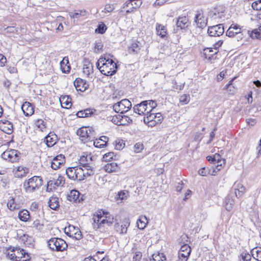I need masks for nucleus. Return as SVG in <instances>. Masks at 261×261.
Segmentation results:
<instances>
[{"label":"nucleus","mask_w":261,"mask_h":261,"mask_svg":"<svg viewBox=\"0 0 261 261\" xmlns=\"http://www.w3.org/2000/svg\"><path fill=\"white\" fill-rule=\"evenodd\" d=\"M82 173V168L80 166L68 167L66 170L67 177L72 180L81 181L80 178Z\"/></svg>","instance_id":"6e6552de"},{"label":"nucleus","mask_w":261,"mask_h":261,"mask_svg":"<svg viewBox=\"0 0 261 261\" xmlns=\"http://www.w3.org/2000/svg\"><path fill=\"white\" fill-rule=\"evenodd\" d=\"M234 204V200L230 197L228 196L225 200V207L227 211H230L232 208Z\"/></svg>","instance_id":"37998d69"},{"label":"nucleus","mask_w":261,"mask_h":261,"mask_svg":"<svg viewBox=\"0 0 261 261\" xmlns=\"http://www.w3.org/2000/svg\"><path fill=\"white\" fill-rule=\"evenodd\" d=\"M116 219H115V230L120 234H124L127 232V227L129 225L128 222H125L123 224L120 225L118 222H116Z\"/></svg>","instance_id":"aec40b11"},{"label":"nucleus","mask_w":261,"mask_h":261,"mask_svg":"<svg viewBox=\"0 0 261 261\" xmlns=\"http://www.w3.org/2000/svg\"><path fill=\"white\" fill-rule=\"evenodd\" d=\"M217 52L218 51L214 50L213 48H206L203 50V55L205 59L211 60Z\"/></svg>","instance_id":"c756f323"},{"label":"nucleus","mask_w":261,"mask_h":261,"mask_svg":"<svg viewBox=\"0 0 261 261\" xmlns=\"http://www.w3.org/2000/svg\"><path fill=\"white\" fill-rule=\"evenodd\" d=\"M232 188L237 198L240 197L245 190V188L241 184L237 182L234 183Z\"/></svg>","instance_id":"b1692460"},{"label":"nucleus","mask_w":261,"mask_h":261,"mask_svg":"<svg viewBox=\"0 0 261 261\" xmlns=\"http://www.w3.org/2000/svg\"><path fill=\"white\" fill-rule=\"evenodd\" d=\"M114 157H115L114 155V153L113 152H110L107 153H105L103 156V159L105 161H109L112 159H114Z\"/></svg>","instance_id":"680f3d73"},{"label":"nucleus","mask_w":261,"mask_h":261,"mask_svg":"<svg viewBox=\"0 0 261 261\" xmlns=\"http://www.w3.org/2000/svg\"><path fill=\"white\" fill-rule=\"evenodd\" d=\"M252 8L255 10H261V0H257L252 4Z\"/></svg>","instance_id":"bf43d9fd"},{"label":"nucleus","mask_w":261,"mask_h":261,"mask_svg":"<svg viewBox=\"0 0 261 261\" xmlns=\"http://www.w3.org/2000/svg\"><path fill=\"white\" fill-rule=\"evenodd\" d=\"M251 254H250L247 251H243L240 256V261H251Z\"/></svg>","instance_id":"8fccbe9b"},{"label":"nucleus","mask_w":261,"mask_h":261,"mask_svg":"<svg viewBox=\"0 0 261 261\" xmlns=\"http://www.w3.org/2000/svg\"><path fill=\"white\" fill-rule=\"evenodd\" d=\"M48 206L54 210H57L60 206L59 199L57 197H51L48 202Z\"/></svg>","instance_id":"c85d7f7f"},{"label":"nucleus","mask_w":261,"mask_h":261,"mask_svg":"<svg viewBox=\"0 0 261 261\" xmlns=\"http://www.w3.org/2000/svg\"><path fill=\"white\" fill-rule=\"evenodd\" d=\"M92 64L89 61H85L83 66L84 72L89 74L92 69Z\"/></svg>","instance_id":"09e8293b"},{"label":"nucleus","mask_w":261,"mask_h":261,"mask_svg":"<svg viewBox=\"0 0 261 261\" xmlns=\"http://www.w3.org/2000/svg\"><path fill=\"white\" fill-rule=\"evenodd\" d=\"M156 34L160 36L162 38H165L166 37L167 30L165 26L157 24L156 26Z\"/></svg>","instance_id":"58836bf2"},{"label":"nucleus","mask_w":261,"mask_h":261,"mask_svg":"<svg viewBox=\"0 0 261 261\" xmlns=\"http://www.w3.org/2000/svg\"><path fill=\"white\" fill-rule=\"evenodd\" d=\"M7 206L11 211H14L19 208V204L15 203V200L13 198H12L8 200Z\"/></svg>","instance_id":"a18cd8bd"},{"label":"nucleus","mask_w":261,"mask_h":261,"mask_svg":"<svg viewBox=\"0 0 261 261\" xmlns=\"http://www.w3.org/2000/svg\"><path fill=\"white\" fill-rule=\"evenodd\" d=\"M76 134L84 143L93 141L95 139V132L90 127H82L77 130Z\"/></svg>","instance_id":"39448f33"},{"label":"nucleus","mask_w":261,"mask_h":261,"mask_svg":"<svg viewBox=\"0 0 261 261\" xmlns=\"http://www.w3.org/2000/svg\"><path fill=\"white\" fill-rule=\"evenodd\" d=\"M191 252V248L188 244H184L180 247L176 261H187Z\"/></svg>","instance_id":"9d476101"},{"label":"nucleus","mask_w":261,"mask_h":261,"mask_svg":"<svg viewBox=\"0 0 261 261\" xmlns=\"http://www.w3.org/2000/svg\"><path fill=\"white\" fill-rule=\"evenodd\" d=\"M224 27L222 24L209 27L207 30L208 35L214 37L220 36L224 33Z\"/></svg>","instance_id":"f8f14e48"},{"label":"nucleus","mask_w":261,"mask_h":261,"mask_svg":"<svg viewBox=\"0 0 261 261\" xmlns=\"http://www.w3.org/2000/svg\"><path fill=\"white\" fill-rule=\"evenodd\" d=\"M13 130V124L9 121H7L4 125L2 126V130L7 134H11L12 133Z\"/></svg>","instance_id":"a19ab883"},{"label":"nucleus","mask_w":261,"mask_h":261,"mask_svg":"<svg viewBox=\"0 0 261 261\" xmlns=\"http://www.w3.org/2000/svg\"><path fill=\"white\" fill-rule=\"evenodd\" d=\"M147 101H143L133 107L134 112L140 115H145L147 109Z\"/></svg>","instance_id":"6ab92c4d"},{"label":"nucleus","mask_w":261,"mask_h":261,"mask_svg":"<svg viewBox=\"0 0 261 261\" xmlns=\"http://www.w3.org/2000/svg\"><path fill=\"white\" fill-rule=\"evenodd\" d=\"M224 8L222 6L216 7L208 13V16L214 20L221 19L224 16Z\"/></svg>","instance_id":"9b49d317"},{"label":"nucleus","mask_w":261,"mask_h":261,"mask_svg":"<svg viewBox=\"0 0 261 261\" xmlns=\"http://www.w3.org/2000/svg\"><path fill=\"white\" fill-rule=\"evenodd\" d=\"M32 227L38 230H41L44 227V224L41 223L40 220H36L33 222Z\"/></svg>","instance_id":"4d7b16f0"},{"label":"nucleus","mask_w":261,"mask_h":261,"mask_svg":"<svg viewBox=\"0 0 261 261\" xmlns=\"http://www.w3.org/2000/svg\"><path fill=\"white\" fill-rule=\"evenodd\" d=\"M148 223V220L146 216H141L137 221V225L140 229H143Z\"/></svg>","instance_id":"ea45409f"},{"label":"nucleus","mask_w":261,"mask_h":261,"mask_svg":"<svg viewBox=\"0 0 261 261\" xmlns=\"http://www.w3.org/2000/svg\"><path fill=\"white\" fill-rule=\"evenodd\" d=\"M190 101V96L188 94H183L179 97V102L181 105L187 104Z\"/></svg>","instance_id":"864d4df0"},{"label":"nucleus","mask_w":261,"mask_h":261,"mask_svg":"<svg viewBox=\"0 0 261 261\" xmlns=\"http://www.w3.org/2000/svg\"><path fill=\"white\" fill-rule=\"evenodd\" d=\"M248 33L252 38H258L261 37V26L251 31H248Z\"/></svg>","instance_id":"79ce46f5"},{"label":"nucleus","mask_w":261,"mask_h":261,"mask_svg":"<svg viewBox=\"0 0 261 261\" xmlns=\"http://www.w3.org/2000/svg\"><path fill=\"white\" fill-rule=\"evenodd\" d=\"M144 149V145L141 143H137L134 146V150L136 153H139Z\"/></svg>","instance_id":"13d9d810"},{"label":"nucleus","mask_w":261,"mask_h":261,"mask_svg":"<svg viewBox=\"0 0 261 261\" xmlns=\"http://www.w3.org/2000/svg\"><path fill=\"white\" fill-rule=\"evenodd\" d=\"M110 55H108L101 57L96 63L97 68L102 74L107 76L116 73L118 68L116 63L110 58Z\"/></svg>","instance_id":"f257e3e1"},{"label":"nucleus","mask_w":261,"mask_h":261,"mask_svg":"<svg viewBox=\"0 0 261 261\" xmlns=\"http://www.w3.org/2000/svg\"><path fill=\"white\" fill-rule=\"evenodd\" d=\"M132 107L130 101L127 99H123L120 101L115 103L113 106V110L116 113H124L128 111Z\"/></svg>","instance_id":"0eeeda50"},{"label":"nucleus","mask_w":261,"mask_h":261,"mask_svg":"<svg viewBox=\"0 0 261 261\" xmlns=\"http://www.w3.org/2000/svg\"><path fill=\"white\" fill-rule=\"evenodd\" d=\"M103 216L101 214L97 215L93 218V228L97 229L105 227L106 225L110 226L114 222V218L113 216L108 212H103Z\"/></svg>","instance_id":"f03ea898"},{"label":"nucleus","mask_w":261,"mask_h":261,"mask_svg":"<svg viewBox=\"0 0 261 261\" xmlns=\"http://www.w3.org/2000/svg\"><path fill=\"white\" fill-rule=\"evenodd\" d=\"M251 256L255 260L261 261V248L255 247L251 250Z\"/></svg>","instance_id":"4c0bfd02"},{"label":"nucleus","mask_w":261,"mask_h":261,"mask_svg":"<svg viewBox=\"0 0 261 261\" xmlns=\"http://www.w3.org/2000/svg\"><path fill=\"white\" fill-rule=\"evenodd\" d=\"M194 22L197 27L202 29L207 24V18L203 16V14L198 11L195 16Z\"/></svg>","instance_id":"4468645a"},{"label":"nucleus","mask_w":261,"mask_h":261,"mask_svg":"<svg viewBox=\"0 0 261 261\" xmlns=\"http://www.w3.org/2000/svg\"><path fill=\"white\" fill-rule=\"evenodd\" d=\"M29 169L27 168H24L21 166L18 167L17 172L16 173V175L18 177H22L28 173Z\"/></svg>","instance_id":"49530a36"},{"label":"nucleus","mask_w":261,"mask_h":261,"mask_svg":"<svg viewBox=\"0 0 261 261\" xmlns=\"http://www.w3.org/2000/svg\"><path fill=\"white\" fill-rule=\"evenodd\" d=\"M145 101H147L146 103L149 106L152 110H153L156 106L157 104L155 101L149 100H145Z\"/></svg>","instance_id":"338daca9"},{"label":"nucleus","mask_w":261,"mask_h":261,"mask_svg":"<svg viewBox=\"0 0 261 261\" xmlns=\"http://www.w3.org/2000/svg\"><path fill=\"white\" fill-rule=\"evenodd\" d=\"M80 193L76 190H71L70 194L68 195V200L73 202H80L83 200L82 197L80 198Z\"/></svg>","instance_id":"5701e85b"},{"label":"nucleus","mask_w":261,"mask_h":261,"mask_svg":"<svg viewBox=\"0 0 261 261\" xmlns=\"http://www.w3.org/2000/svg\"><path fill=\"white\" fill-rule=\"evenodd\" d=\"M65 162L64 156L62 154H59L54 158L51 162L50 167L54 170H57L65 163Z\"/></svg>","instance_id":"ddd939ff"},{"label":"nucleus","mask_w":261,"mask_h":261,"mask_svg":"<svg viewBox=\"0 0 261 261\" xmlns=\"http://www.w3.org/2000/svg\"><path fill=\"white\" fill-rule=\"evenodd\" d=\"M21 109L23 114L26 116H31L34 114V106L29 102H25L21 106Z\"/></svg>","instance_id":"412c9836"},{"label":"nucleus","mask_w":261,"mask_h":261,"mask_svg":"<svg viewBox=\"0 0 261 261\" xmlns=\"http://www.w3.org/2000/svg\"><path fill=\"white\" fill-rule=\"evenodd\" d=\"M152 257V258L150 259V261H160L164 257H166L163 253L153 254Z\"/></svg>","instance_id":"6e6d98bb"},{"label":"nucleus","mask_w":261,"mask_h":261,"mask_svg":"<svg viewBox=\"0 0 261 261\" xmlns=\"http://www.w3.org/2000/svg\"><path fill=\"white\" fill-rule=\"evenodd\" d=\"M35 125L42 131L46 127L45 123L42 119H38L36 120L35 121Z\"/></svg>","instance_id":"5fc2aeb1"},{"label":"nucleus","mask_w":261,"mask_h":261,"mask_svg":"<svg viewBox=\"0 0 261 261\" xmlns=\"http://www.w3.org/2000/svg\"><path fill=\"white\" fill-rule=\"evenodd\" d=\"M213 158L214 159V164H217L216 165L217 170H220L222 164L224 163V160H222L220 155L218 153H215Z\"/></svg>","instance_id":"e433bc0d"},{"label":"nucleus","mask_w":261,"mask_h":261,"mask_svg":"<svg viewBox=\"0 0 261 261\" xmlns=\"http://www.w3.org/2000/svg\"><path fill=\"white\" fill-rule=\"evenodd\" d=\"M142 253L139 251L135 252L133 256V261H140L142 258Z\"/></svg>","instance_id":"e2e57ef3"},{"label":"nucleus","mask_w":261,"mask_h":261,"mask_svg":"<svg viewBox=\"0 0 261 261\" xmlns=\"http://www.w3.org/2000/svg\"><path fill=\"white\" fill-rule=\"evenodd\" d=\"M17 250V248L15 249L13 247V249L11 250L12 253H10V252L8 253L7 254V257L9 258L11 260H14V259H16L17 257L18 258H22V257H25V255H27L28 257H29L28 253L25 252V251L21 249L20 250V253H21V256H17L14 253H13L15 250Z\"/></svg>","instance_id":"a878e982"},{"label":"nucleus","mask_w":261,"mask_h":261,"mask_svg":"<svg viewBox=\"0 0 261 261\" xmlns=\"http://www.w3.org/2000/svg\"><path fill=\"white\" fill-rule=\"evenodd\" d=\"M6 62V58L3 55L0 54V66L4 67Z\"/></svg>","instance_id":"774afa93"},{"label":"nucleus","mask_w":261,"mask_h":261,"mask_svg":"<svg viewBox=\"0 0 261 261\" xmlns=\"http://www.w3.org/2000/svg\"><path fill=\"white\" fill-rule=\"evenodd\" d=\"M93 156L91 153L88 154L87 152H84L83 154L80 157V167H85L86 165H91L90 162L92 161Z\"/></svg>","instance_id":"a211bd4d"},{"label":"nucleus","mask_w":261,"mask_h":261,"mask_svg":"<svg viewBox=\"0 0 261 261\" xmlns=\"http://www.w3.org/2000/svg\"><path fill=\"white\" fill-rule=\"evenodd\" d=\"M32 241V237L29 236V235L27 234H23L19 238V241L25 245L30 244Z\"/></svg>","instance_id":"c03bdc74"},{"label":"nucleus","mask_w":261,"mask_h":261,"mask_svg":"<svg viewBox=\"0 0 261 261\" xmlns=\"http://www.w3.org/2000/svg\"><path fill=\"white\" fill-rule=\"evenodd\" d=\"M190 23L189 18L185 16H179L176 21L177 27L180 28L181 29L188 28Z\"/></svg>","instance_id":"4be33fe9"},{"label":"nucleus","mask_w":261,"mask_h":261,"mask_svg":"<svg viewBox=\"0 0 261 261\" xmlns=\"http://www.w3.org/2000/svg\"><path fill=\"white\" fill-rule=\"evenodd\" d=\"M68 59L67 57L63 58L62 61L60 62L61 68L63 72L65 73L66 71L69 72L70 69L69 65L67 66V69L66 70L64 66H66L67 64H68Z\"/></svg>","instance_id":"de8ad7c7"},{"label":"nucleus","mask_w":261,"mask_h":261,"mask_svg":"<svg viewBox=\"0 0 261 261\" xmlns=\"http://www.w3.org/2000/svg\"><path fill=\"white\" fill-rule=\"evenodd\" d=\"M47 243L49 248L52 251L62 252L68 247L66 242L59 238H52L48 241Z\"/></svg>","instance_id":"20e7f679"},{"label":"nucleus","mask_w":261,"mask_h":261,"mask_svg":"<svg viewBox=\"0 0 261 261\" xmlns=\"http://www.w3.org/2000/svg\"><path fill=\"white\" fill-rule=\"evenodd\" d=\"M74 85L77 91H85L88 88L89 85L85 80L76 78L74 82Z\"/></svg>","instance_id":"dca6fc26"},{"label":"nucleus","mask_w":261,"mask_h":261,"mask_svg":"<svg viewBox=\"0 0 261 261\" xmlns=\"http://www.w3.org/2000/svg\"><path fill=\"white\" fill-rule=\"evenodd\" d=\"M125 146V143L122 140L117 139L115 142V148L117 150L122 149Z\"/></svg>","instance_id":"603ef678"},{"label":"nucleus","mask_w":261,"mask_h":261,"mask_svg":"<svg viewBox=\"0 0 261 261\" xmlns=\"http://www.w3.org/2000/svg\"><path fill=\"white\" fill-rule=\"evenodd\" d=\"M18 217L20 221L27 222L30 218V213L27 210H22L19 212Z\"/></svg>","instance_id":"473e14b6"},{"label":"nucleus","mask_w":261,"mask_h":261,"mask_svg":"<svg viewBox=\"0 0 261 261\" xmlns=\"http://www.w3.org/2000/svg\"><path fill=\"white\" fill-rule=\"evenodd\" d=\"M242 32V28L237 24H232L226 32V35L232 37Z\"/></svg>","instance_id":"f3484780"},{"label":"nucleus","mask_w":261,"mask_h":261,"mask_svg":"<svg viewBox=\"0 0 261 261\" xmlns=\"http://www.w3.org/2000/svg\"><path fill=\"white\" fill-rule=\"evenodd\" d=\"M43 184L42 178L40 176H34L23 184V187L26 193H32L38 190Z\"/></svg>","instance_id":"7ed1b4c3"},{"label":"nucleus","mask_w":261,"mask_h":261,"mask_svg":"<svg viewBox=\"0 0 261 261\" xmlns=\"http://www.w3.org/2000/svg\"><path fill=\"white\" fill-rule=\"evenodd\" d=\"M108 138L106 136H102L98 140L96 139L95 141L93 140V145L95 147L97 148H102L106 145L107 141Z\"/></svg>","instance_id":"2f4dec72"},{"label":"nucleus","mask_w":261,"mask_h":261,"mask_svg":"<svg viewBox=\"0 0 261 261\" xmlns=\"http://www.w3.org/2000/svg\"><path fill=\"white\" fill-rule=\"evenodd\" d=\"M107 30L106 25L103 23L99 24L97 28L95 30V32L99 34H103Z\"/></svg>","instance_id":"052dcab7"},{"label":"nucleus","mask_w":261,"mask_h":261,"mask_svg":"<svg viewBox=\"0 0 261 261\" xmlns=\"http://www.w3.org/2000/svg\"><path fill=\"white\" fill-rule=\"evenodd\" d=\"M81 167L82 168V173L81 176H80L81 177L80 178L81 181L84 180L94 174L93 166L86 165L85 167Z\"/></svg>","instance_id":"2eb2a0df"},{"label":"nucleus","mask_w":261,"mask_h":261,"mask_svg":"<svg viewBox=\"0 0 261 261\" xmlns=\"http://www.w3.org/2000/svg\"><path fill=\"white\" fill-rule=\"evenodd\" d=\"M233 80H231L229 83L226 85V88L229 90V91L233 93L236 91V89L234 86L232 85Z\"/></svg>","instance_id":"0e129e2a"},{"label":"nucleus","mask_w":261,"mask_h":261,"mask_svg":"<svg viewBox=\"0 0 261 261\" xmlns=\"http://www.w3.org/2000/svg\"><path fill=\"white\" fill-rule=\"evenodd\" d=\"M64 184L65 178L61 175H59L55 181L50 180L47 182L48 185H54L56 187L63 186Z\"/></svg>","instance_id":"f704fd0d"},{"label":"nucleus","mask_w":261,"mask_h":261,"mask_svg":"<svg viewBox=\"0 0 261 261\" xmlns=\"http://www.w3.org/2000/svg\"><path fill=\"white\" fill-rule=\"evenodd\" d=\"M117 196V199H120L121 200H125L129 196V193L126 190L121 191L118 193Z\"/></svg>","instance_id":"3c124183"},{"label":"nucleus","mask_w":261,"mask_h":261,"mask_svg":"<svg viewBox=\"0 0 261 261\" xmlns=\"http://www.w3.org/2000/svg\"><path fill=\"white\" fill-rule=\"evenodd\" d=\"M142 4L141 0H129L123 4V8L125 7H132L134 9L138 8Z\"/></svg>","instance_id":"7c9ffc66"},{"label":"nucleus","mask_w":261,"mask_h":261,"mask_svg":"<svg viewBox=\"0 0 261 261\" xmlns=\"http://www.w3.org/2000/svg\"><path fill=\"white\" fill-rule=\"evenodd\" d=\"M57 141V136L55 134L49 133L45 137V141L48 147H52L56 143Z\"/></svg>","instance_id":"cd10ccee"},{"label":"nucleus","mask_w":261,"mask_h":261,"mask_svg":"<svg viewBox=\"0 0 261 261\" xmlns=\"http://www.w3.org/2000/svg\"><path fill=\"white\" fill-rule=\"evenodd\" d=\"M140 49L141 43L137 41H135L128 47V52L131 54L137 55L140 52Z\"/></svg>","instance_id":"393cba45"},{"label":"nucleus","mask_w":261,"mask_h":261,"mask_svg":"<svg viewBox=\"0 0 261 261\" xmlns=\"http://www.w3.org/2000/svg\"><path fill=\"white\" fill-rule=\"evenodd\" d=\"M20 154L17 150H6L2 154L1 156L4 160L13 163L18 161Z\"/></svg>","instance_id":"1a4fd4ad"},{"label":"nucleus","mask_w":261,"mask_h":261,"mask_svg":"<svg viewBox=\"0 0 261 261\" xmlns=\"http://www.w3.org/2000/svg\"><path fill=\"white\" fill-rule=\"evenodd\" d=\"M60 101L62 107L63 108L68 109L72 105L71 99L66 96L61 97L60 98Z\"/></svg>","instance_id":"c9c22d12"},{"label":"nucleus","mask_w":261,"mask_h":261,"mask_svg":"<svg viewBox=\"0 0 261 261\" xmlns=\"http://www.w3.org/2000/svg\"><path fill=\"white\" fill-rule=\"evenodd\" d=\"M82 11H77L75 12H70L69 15L70 17L73 18H77L81 15Z\"/></svg>","instance_id":"69168bd1"},{"label":"nucleus","mask_w":261,"mask_h":261,"mask_svg":"<svg viewBox=\"0 0 261 261\" xmlns=\"http://www.w3.org/2000/svg\"><path fill=\"white\" fill-rule=\"evenodd\" d=\"M120 169L118 164L114 162L108 163L104 167L105 170L108 173L117 172L120 170Z\"/></svg>","instance_id":"bb28decb"},{"label":"nucleus","mask_w":261,"mask_h":261,"mask_svg":"<svg viewBox=\"0 0 261 261\" xmlns=\"http://www.w3.org/2000/svg\"><path fill=\"white\" fill-rule=\"evenodd\" d=\"M163 119V117L160 113H150L145 114L143 121L149 126L153 127L158 124H160Z\"/></svg>","instance_id":"423d86ee"},{"label":"nucleus","mask_w":261,"mask_h":261,"mask_svg":"<svg viewBox=\"0 0 261 261\" xmlns=\"http://www.w3.org/2000/svg\"><path fill=\"white\" fill-rule=\"evenodd\" d=\"M95 111V110L87 109L84 110H81L76 113V115L80 118L87 117L91 116L93 114V112Z\"/></svg>","instance_id":"72a5a7b5"}]
</instances>
